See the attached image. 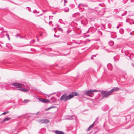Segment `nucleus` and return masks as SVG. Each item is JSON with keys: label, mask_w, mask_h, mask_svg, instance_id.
<instances>
[{"label": "nucleus", "mask_w": 134, "mask_h": 134, "mask_svg": "<svg viewBox=\"0 0 134 134\" xmlns=\"http://www.w3.org/2000/svg\"><path fill=\"white\" fill-rule=\"evenodd\" d=\"M8 113V111H5V112H4L2 114H5L7 113Z\"/></svg>", "instance_id": "obj_22"}, {"label": "nucleus", "mask_w": 134, "mask_h": 134, "mask_svg": "<svg viewBox=\"0 0 134 134\" xmlns=\"http://www.w3.org/2000/svg\"><path fill=\"white\" fill-rule=\"evenodd\" d=\"M93 56L96 57V55H93Z\"/></svg>", "instance_id": "obj_31"}, {"label": "nucleus", "mask_w": 134, "mask_h": 134, "mask_svg": "<svg viewBox=\"0 0 134 134\" xmlns=\"http://www.w3.org/2000/svg\"><path fill=\"white\" fill-rule=\"evenodd\" d=\"M65 5V3L64 4V6Z\"/></svg>", "instance_id": "obj_36"}, {"label": "nucleus", "mask_w": 134, "mask_h": 134, "mask_svg": "<svg viewBox=\"0 0 134 134\" xmlns=\"http://www.w3.org/2000/svg\"><path fill=\"white\" fill-rule=\"evenodd\" d=\"M18 90H20V91H23L24 92H27L28 91V90L26 88H20L18 89Z\"/></svg>", "instance_id": "obj_10"}, {"label": "nucleus", "mask_w": 134, "mask_h": 134, "mask_svg": "<svg viewBox=\"0 0 134 134\" xmlns=\"http://www.w3.org/2000/svg\"><path fill=\"white\" fill-rule=\"evenodd\" d=\"M16 37H17L18 36V35H16Z\"/></svg>", "instance_id": "obj_32"}, {"label": "nucleus", "mask_w": 134, "mask_h": 134, "mask_svg": "<svg viewBox=\"0 0 134 134\" xmlns=\"http://www.w3.org/2000/svg\"><path fill=\"white\" fill-rule=\"evenodd\" d=\"M37 40L38 41L39 40V39L38 38L37 39Z\"/></svg>", "instance_id": "obj_35"}, {"label": "nucleus", "mask_w": 134, "mask_h": 134, "mask_svg": "<svg viewBox=\"0 0 134 134\" xmlns=\"http://www.w3.org/2000/svg\"><path fill=\"white\" fill-rule=\"evenodd\" d=\"M58 30L59 31H61L62 32H63V31L62 29L61 28H58Z\"/></svg>", "instance_id": "obj_19"}, {"label": "nucleus", "mask_w": 134, "mask_h": 134, "mask_svg": "<svg viewBox=\"0 0 134 134\" xmlns=\"http://www.w3.org/2000/svg\"><path fill=\"white\" fill-rule=\"evenodd\" d=\"M119 88L117 87H114L111 89L110 91H111V92L112 93L114 92L118 91L119 90Z\"/></svg>", "instance_id": "obj_9"}, {"label": "nucleus", "mask_w": 134, "mask_h": 134, "mask_svg": "<svg viewBox=\"0 0 134 134\" xmlns=\"http://www.w3.org/2000/svg\"><path fill=\"white\" fill-rule=\"evenodd\" d=\"M30 101L29 99H25L24 100L23 103H26Z\"/></svg>", "instance_id": "obj_14"}, {"label": "nucleus", "mask_w": 134, "mask_h": 134, "mask_svg": "<svg viewBox=\"0 0 134 134\" xmlns=\"http://www.w3.org/2000/svg\"><path fill=\"white\" fill-rule=\"evenodd\" d=\"M108 68L110 70H111L112 69V66L111 64H109L108 65Z\"/></svg>", "instance_id": "obj_12"}, {"label": "nucleus", "mask_w": 134, "mask_h": 134, "mask_svg": "<svg viewBox=\"0 0 134 134\" xmlns=\"http://www.w3.org/2000/svg\"><path fill=\"white\" fill-rule=\"evenodd\" d=\"M39 111L37 113H36V115H38V113H39Z\"/></svg>", "instance_id": "obj_28"}, {"label": "nucleus", "mask_w": 134, "mask_h": 134, "mask_svg": "<svg viewBox=\"0 0 134 134\" xmlns=\"http://www.w3.org/2000/svg\"><path fill=\"white\" fill-rule=\"evenodd\" d=\"M116 28L117 29H118L119 28V26H117Z\"/></svg>", "instance_id": "obj_30"}, {"label": "nucleus", "mask_w": 134, "mask_h": 134, "mask_svg": "<svg viewBox=\"0 0 134 134\" xmlns=\"http://www.w3.org/2000/svg\"><path fill=\"white\" fill-rule=\"evenodd\" d=\"M54 98V97H52V98L50 100H51V99H52V98Z\"/></svg>", "instance_id": "obj_34"}, {"label": "nucleus", "mask_w": 134, "mask_h": 134, "mask_svg": "<svg viewBox=\"0 0 134 134\" xmlns=\"http://www.w3.org/2000/svg\"><path fill=\"white\" fill-rule=\"evenodd\" d=\"M82 5V4H80L78 6L79 8H82V6H81ZM82 6H83V5H82Z\"/></svg>", "instance_id": "obj_20"}, {"label": "nucleus", "mask_w": 134, "mask_h": 134, "mask_svg": "<svg viewBox=\"0 0 134 134\" xmlns=\"http://www.w3.org/2000/svg\"><path fill=\"white\" fill-rule=\"evenodd\" d=\"M76 116L75 115H73L71 116H67L66 119L68 120H73L76 119Z\"/></svg>", "instance_id": "obj_8"}, {"label": "nucleus", "mask_w": 134, "mask_h": 134, "mask_svg": "<svg viewBox=\"0 0 134 134\" xmlns=\"http://www.w3.org/2000/svg\"><path fill=\"white\" fill-rule=\"evenodd\" d=\"M98 118H96L94 121L93 122L92 124L87 129V130H90L91 129V128L93 127V125L94 124H97L98 123Z\"/></svg>", "instance_id": "obj_7"}, {"label": "nucleus", "mask_w": 134, "mask_h": 134, "mask_svg": "<svg viewBox=\"0 0 134 134\" xmlns=\"http://www.w3.org/2000/svg\"><path fill=\"white\" fill-rule=\"evenodd\" d=\"M13 86L17 88H20L23 87V85L18 83H12Z\"/></svg>", "instance_id": "obj_5"}, {"label": "nucleus", "mask_w": 134, "mask_h": 134, "mask_svg": "<svg viewBox=\"0 0 134 134\" xmlns=\"http://www.w3.org/2000/svg\"><path fill=\"white\" fill-rule=\"evenodd\" d=\"M105 107V106H104V107ZM105 107H106L107 108H106V109H105V110H104V109H103V108H102V109H103V110L104 111H106V110H108V107L107 106H105Z\"/></svg>", "instance_id": "obj_18"}, {"label": "nucleus", "mask_w": 134, "mask_h": 134, "mask_svg": "<svg viewBox=\"0 0 134 134\" xmlns=\"http://www.w3.org/2000/svg\"><path fill=\"white\" fill-rule=\"evenodd\" d=\"M44 99H44L42 98H38V99L40 101H41L43 103L44 102Z\"/></svg>", "instance_id": "obj_15"}, {"label": "nucleus", "mask_w": 134, "mask_h": 134, "mask_svg": "<svg viewBox=\"0 0 134 134\" xmlns=\"http://www.w3.org/2000/svg\"><path fill=\"white\" fill-rule=\"evenodd\" d=\"M70 97L67 94H63L61 97L60 99L61 100H63L64 101H66L67 100L70 99Z\"/></svg>", "instance_id": "obj_3"}, {"label": "nucleus", "mask_w": 134, "mask_h": 134, "mask_svg": "<svg viewBox=\"0 0 134 134\" xmlns=\"http://www.w3.org/2000/svg\"><path fill=\"white\" fill-rule=\"evenodd\" d=\"M64 2H65V3H67V1L66 0H64Z\"/></svg>", "instance_id": "obj_24"}, {"label": "nucleus", "mask_w": 134, "mask_h": 134, "mask_svg": "<svg viewBox=\"0 0 134 134\" xmlns=\"http://www.w3.org/2000/svg\"><path fill=\"white\" fill-rule=\"evenodd\" d=\"M0 46H1V45H0Z\"/></svg>", "instance_id": "obj_38"}, {"label": "nucleus", "mask_w": 134, "mask_h": 134, "mask_svg": "<svg viewBox=\"0 0 134 134\" xmlns=\"http://www.w3.org/2000/svg\"><path fill=\"white\" fill-rule=\"evenodd\" d=\"M69 9H68L67 10H64V11H65V12H68L69 11Z\"/></svg>", "instance_id": "obj_23"}, {"label": "nucleus", "mask_w": 134, "mask_h": 134, "mask_svg": "<svg viewBox=\"0 0 134 134\" xmlns=\"http://www.w3.org/2000/svg\"><path fill=\"white\" fill-rule=\"evenodd\" d=\"M91 59H93V57H91Z\"/></svg>", "instance_id": "obj_29"}, {"label": "nucleus", "mask_w": 134, "mask_h": 134, "mask_svg": "<svg viewBox=\"0 0 134 134\" xmlns=\"http://www.w3.org/2000/svg\"><path fill=\"white\" fill-rule=\"evenodd\" d=\"M101 93L102 94V96L103 97H107L112 93L111 91H110L109 92H107V91H101Z\"/></svg>", "instance_id": "obj_2"}, {"label": "nucleus", "mask_w": 134, "mask_h": 134, "mask_svg": "<svg viewBox=\"0 0 134 134\" xmlns=\"http://www.w3.org/2000/svg\"><path fill=\"white\" fill-rule=\"evenodd\" d=\"M49 120L48 119H41L38 121L40 123L47 124L49 123Z\"/></svg>", "instance_id": "obj_4"}, {"label": "nucleus", "mask_w": 134, "mask_h": 134, "mask_svg": "<svg viewBox=\"0 0 134 134\" xmlns=\"http://www.w3.org/2000/svg\"><path fill=\"white\" fill-rule=\"evenodd\" d=\"M44 101L43 103H47L50 102V100L48 99H44Z\"/></svg>", "instance_id": "obj_16"}, {"label": "nucleus", "mask_w": 134, "mask_h": 134, "mask_svg": "<svg viewBox=\"0 0 134 134\" xmlns=\"http://www.w3.org/2000/svg\"><path fill=\"white\" fill-rule=\"evenodd\" d=\"M6 35L7 36V37H8L9 36V35L8 34H6Z\"/></svg>", "instance_id": "obj_25"}, {"label": "nucleus", "mask_w": 134, "mask_h": 134, "mask_svg": "<svg viewBox=\"0 0 134 134\" xmlns=\"http://www.w3.org/2000/svg\"><path fill=\"white\" fill-rule=\"evenodd\" d=\"M35 41V40H32V42H33V43H34V42Z\"/></svg>", "instance_id": "obj_26"}, {"label": "nucleus", "mask_w": 134, "mask_h": 134, "mask_svg": "<svg viewBox=\"0 0 134 134\" xmlns=\"http://www.w3.org/2000/svg\"><path fill=\"white\" fill-rule=\"evenodd\" d=\"M132 65L134 67V65L133 64H132Z\"/></svg>", "instance_id": "obj_33"}, {"label": "nucleus", "mask_w": 134, "mask_h": 134, "mask_svg": "<svg viewBox=\"0 0 134 134\" xmlns=\"http://www.w3.org/2000/svg\"><path fill=\"white\" fill-rule=\"evenodd\" d=\"M79 95V93L77 92H73L71 93V94L69 95V96L70 97V99L72 98L73 97L76 96H78Z\"/></svg>", "instance_id": "obj_6"}, {"label": "nucleus", "mask_w": 134, "mask_h": 134, "mask_svg": "<svg viewBox=\"0 0 134 134\" xmlns=\"http://www.w3.org/2000/svg\"><path fill=\"white\" fill-rule=\"evenodd\" d=\"M98 91L96 90H93L83 91H82V93L83 95H85L88 96L90 97H92L93 96V92H98Z\"/></svg>", "instance_id": "obj_1"}, {"label": "nucleus", "mask_w": 134, "mask_h": 134, "mask_svg": "<svg viewBox=\"0 0 134 134\" xmlns=\"http://www.w3.org/2000/svg\"><path fill=\"white\" fill-rule=\"evenodd\" d=\"M8 37V38L9 40H10V38L9 36Z\"/></svg>", "instance_id": "obj_27"}, {"label": "nucleus", "mask_w": 134, "mask_h": 134, "mask_svg": "<svg viewBox=\"0 0 134 134\" xmlns=\"http://www.w3.org/2000/svg\"><path fill=\"white\" fill-rule=\"evenodd\" d=\"M56 29V28H54V29Z\"/></svg>", "instance_id": "obj_37"}, {"label": "nucleus", "mask_w": 134, "mask_h": 134, "mask_svg": "<svg viewBox=\"0 0 134 134\" xmlns=\"http://www.w3.org/2000/svg\"><path fill=\"white\" fill-rule=\"evenodd\" d=\"M109 43L110 45L111 46H112L113 44V42L112 41H109Z\"/></svg>", "instance_id": "obj_17"}, {"label": "nucleus", "mask_w": 134, "mask_h": 134, "mask_svg": "<svg viewBox=\"0 0 134 134\" xmlns=\"http://www.w3.org/2000/svg\"><path fill=\"white\" fill-rule=\"evenodd\" d=\"M54 107L53 106H52L51 107H50L48 108V109H46V110H48L49 109H51L52 108H53Z\"/></svg>", "instance_id": "obj_21"}, {"label": "nucleus", "mask_w": 134, "mask_h": 134, "mask_svg": "<svg viewBox=\"0 0 134 134\" xmlns=\"http://www.w3.org/2000/svg\"><path fill=\"white\" fill-rule=\"evenodd\" d=\"M10 119H11V118H5L3 120V122H5L6 121H8Z\"/></svg>", "instance_id": "obj_13"}, {"label": "nucleus", "mask_w": 134, "mask_h": 134, "mask_svg": "<svg viewBox=\"0 0 134 134\" xmlns=\"http://www.w3.org/2000/svg\"><path fill=\"white\" fill-rule=\"evenodd\" d=\"M55 132L56 134H64L63 132L58 130H56Z\"/></svg>", "instance_id": "obj_11"}]
</instances>
